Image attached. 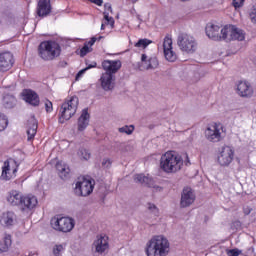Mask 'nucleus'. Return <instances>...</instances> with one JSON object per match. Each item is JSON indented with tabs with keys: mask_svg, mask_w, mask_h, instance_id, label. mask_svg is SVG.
<instances>
[{
	"mask_svg": "<svg viewBox=\"0 0 256 256\" xmlns=\"http://www.w3.org/2000/svg\"><path fill=\"white\" fill-rule=\"evenodd\" d=\"M121 61L120 60H104L102 62V69L105 70L104 73H110L111 75H115L121 69Z\"/></svg>",
	"mask_w": 256,
	"mask_h": 256,
	"instance_id": "aec40b11",
	"label": "nucleus"
},
{
	"mask_svg": "<svg viewBox=\"0 0 256 256\" xmlns=\"http://www.w3.org/2000/svg\"><path fill=\"white\" fill-rule=\"evenodd\" d=\"M0 225L4 229H13L19 225V218L13 211H5L0 214Z\"/></svg>",
	"mask_w": 256,
	"mask_h": 256,
	"instance_id": "9b49d317",
	"label": "nucleus"
},
{
	"mask_svg": "<svg viewBox=\"0 0 256 256\" xmlns=\"http://www.w3.org/2000/svg\"><path fill=\"white\" fill-rule=\"evenodd\" d=\"M134 181L136 183H140L141 185H146L147 187H151L152 189H154V191H163V188H161L158 185H155V181L149 175L145 176L143 174H137L134 177Z\"/></svg>",
	"mask_w": 256,
	"mask_h": 256,
	"instance_id": "a211bd4d",
	"label": "nucleus"
},
{
	"mask_svg": "<svg viewBox=\"0 0 256 256\" xmlns=\"http://www.w3.org/2000/svg\"><path fill=\"white\" fill-rule=\"evenodd\" d=\"M103 167H111V160L109 158H106L102 161Z\"/></svg>",
	"mask_w": 256,
	"mask_h": 256,
	"instance_id": "49530a36",
	"label": "nucleus"
},
{
	"mask_svg": "<svg viewBox=\"0 0 256 256\" xmlns=\"http://www.w3.org/2000/svg\"><path fill=\"white\" fill-rule=\"evenodd\" d=\"M162 47L165 59L170 63H175L177 61V53L173 51V39L171 36L164 37Z\"/></svg>",
	"mask_w": 256,
	"mask_h": 256,
	"instance_id": "f8f14e48",
	"label": "nucleus"
},
{
	"mask_svg": "<svg viewBox=\"0 0 256 256\" xmlns=\"http://www.w3.org/2000/svg\"><path fill=\"white\" fill-rule=\"evenodd\" d=\"M95 189V180L85 177H80L76 181L74 193L78 197H89Z\"/></svg>",
	"mask_w": 256,
	"mask_h": 256,
	"instance_id": "0eeeda50",
	"label": "nucleus"
},
{
	"mask_svg": "<svg viewBox=\"0 0 256 256\" xmlns=\"http://www.w3.org/2000/svg\"><path fill=\"white\" fill-rule=\"evenodd\" d=\"M232 4L235 9H241L245 5V0H233Z\"/></svg>",
	"mask_w": 256,
	"mask_h": 256,
	"instance_id": "c03bdc74",
	"label": "nucleus"
},
{
	"mask_svg": "<svg viewBox=\"0 0 256 256\" xmlns=\"http://www.w3.org/2000/svg\"><path fill=\"white\" fill-rule=\"evenodd\" d=\"M51 227L60 233H71L75 228V219L71 217H54L51 219Z\"/></svg>",
	"mask_w": 256,
	"mask_h": 256,
	"instance_id": "6e6552de",
	"label": "nucleus"
},
{
	"mask_svg": "<svg viewBox=\"0 0 256 256\" xmlns=\"http://www.w3.org/2000/svg\"><path fill=\"white\" fill-rule=\"evenodd\" d=\"M92 249H94L95 253H98V255H103V253L109 251V237L106 235L97 236L93 242Z\"/></svg>",
	"mask_w": 256,
	"mask_h": 256,
	"instance_id": "2eb2a0df",
	"label": "nucleus"
},
{
	"mask_svg": "<svg viewBox=\"0 0 256 256\" xmlns=\"http://www.w3.org/2000/svg\"><path fill=\"white\" fill-rule=\"evenodd\" d=\"M235 159V150L231 146H223L217 155V161L221 167H229Z\"/></svg>",
	"mask_w": 256,
	"mask_h": 256,
	"instance_id": "9d476101",
	"label": "nucleus"
},
{
	"mask_svg": "<svg viewBox=\"0 0 256 256\" xmlns=\"http://www.w3.org/2000/svg\"><path fill=\"white\" fill-rule=\"evenodd\" d=\"M38 52L44 61H53L61 55V46L55 41H44L39 45Z\"/></svg>",
	"mask_w": 256,
	"mask_h": 256,
	"instance_id": "7ed1b4c3",
	"label": "nucleus"
},
{
	"mask_svg": "<svg viewBox=\"0 0 256 256\" xmlns=\"http://www.w3.org/2000/svg\"><path fill=\"white\" fill-rule=\"evenodd\" d=\"M228 32L231 33L228 39H232V41H245V31L241 28L232 25V28L228 29Z\"/></svg>",
	"mask_w": 256,
	"mask_h": 256,
	"instance_id": "a878e982",
	"label": "nucleus"
},
{
	"mask_svg": "<svg viewBox=\"0 0 256 256\" xmlns=\"http://www.w3.org/2000/svg\"><path fill=\"white\" fill-rule=\"evenodd\" d=\"M241 253H243V251L240 250L239 248L226 250V255H228V256H239V255H241Z\"/></svg>",
	"mask_w": 256,
	"mask_h": 256,
	"instance_id": "79ce46f5",
	"label": "nucleus"
},
{
	"mask_svg": "<svg viewBox=\"0 0 256 256\" xmlns=\"http://www.w3.org/2000/svg\"><path fill=\"white\" fill-rule=\"evenodd\" d=\"M103 29H105V23H102L101 25V30L103 31Z\"/></svg>",
	"mask_w": 256,
	"mask_h": 256,
	"instance_id": "603ef678",
	"label": "nucleus"
},
{
	"mask_svg": "<svg viewBox=\"0 0 256 256\" xmlns=\"http://www.w3.org/2000/svg\"><path fill=\"white\" fill-rule=\"evenodd\" d=\"M144 251L146 256H167L171 253V243L167 237L156 235L146 243Z\"/></svg>",
	"mask_w": 256,
	"mask_h": 256,
	"instance_id": "f257e3e1",
	"label": "nucleus"
},
{
	"mask_svg": "<svg viewBox=\"0 0 256 256\" xmlns=\"http://www.w3.org/2000/svg\"><path fill=\"white\" fill-rule=\"evenodd\" d=\"M78 157H80L84 161H89V159H91V153L89 152V150L81 148L78 151Z\"/></svg>",
	"mask_w": 256,
	"mask_h": 256,
	"instance_id": "e433bc0d",
	"label": "nucleus"
},
{
	"mask_svg": "<svg viewBox=\"0 0 256 256\" xmlns=\"http://www.w3.org/2000/svg\"><path fill=\"white\" fill-rule=\"evenodd\" d=\"M193 203H195V192L190 187L184 188L180 200L181 207H189Z\"/></svg>",
	"mask_w": 256,
	"mask_h": 256,
	"instance_id": "6ab92c4d",
	"label": "nucleus"
},
{
	"mask_svg": "<svg viewBox=\"0 0 256 256\" xmlns=\"http://www.w3.org/2000/svg\"><path fill=\"white\" fill-rule=\"evenodd\" d=\"M160 169L164 173H177L183 169V158L175 151H167L161 156Z\"/></svg>",
	"mask_w": 256,
	"mask_h": 256,
	"instance_id": "f03ea898",
	"label": "nucleus"
},
{
	"mask_svg": "<svg viewBox=\"0 0 256 256\" xmlns=\"http://www.w3.org/2000/svg\"><path fill=\"white\" fill-rule=\"evenodd\" d=\"M109 13H113V9L111 8L110 3H106L104 5V19L107 25L113 27L115 25V20L113 19V17H109Z\"/></svg>",
	"mask_w": 256,
	"mask_h": 256,
	"instance_id": "c756f323",
	"label": "nucleus"
},
{
	"mask_svg": "<svg viewBox=\"0 0 256 256\" xmlns=\"http://www.w3.org/2000/svg\"><path fill=\"white\" fill-rule=\"evenodd\" d=\"M243 211H244L245 215H249L251 213L252 209H251V207L246 206V207H244Z\"/></svg>",
	"mask_w": 256,
	"mask_h": 256,
	"instance_id": "09e8293b",
	"label": "nucleus"
},
{
	"mask_svg": "<svg viewBox=\"0 0 256 256\" xmlns=\"http://www.w3.org/2000/svg\"><path fill=\"white\" fill-rule=\"evenodd\" d=\"M89 112L87 109L82 110L81 116L78 118V131H85L89 126Z\"/></svg>",
	"mask_w": 256,
	"mask_h": 256,
	"instance_id": "bb28decb",
	"label": "nucleus"
},
{
	"mask_svg": "<svg viewBox=\"0 0 256 256\" xmlns=\"http://www.w3.org/2000/svg\"><path fill=\"white\" fill-rule=\"evenodd\" d=\"M8 125L9 120H7V116H5L4 114H0V131H5Z\"/></svg>",
	"mask_w": 256,
	"mask_h": 256,
	"instance_id": "58836bf2",
	"label": "nucleus"
},
{
	"mask_svg": "<svg viewBox=\"0 0 256 256\" xmlns=\"http://www.w3.org/2000/svg\"><path fill=\"white\" fill-rule=\"evenodd\" d=\"M230 28H233V25H226L220 30V41H233V38H229L231 37V32H229Z\"/></svg>",
	"mask_w": 256,
	"mask_h": 256,
	"instance_id": "7c9ffc66",
	"label": "nucleus"
},
{
	"mask_svg": "<svg viewBox=\"0 0 256 256\" xmlns=\"http://www.w3.org/2000/svg\"><path fill=\"white\" fill-rule=\"evenodd\" d=\"M131 1H132V3H137L138 0H131Z\"/></svg>",
	"mask_w": 256,
	"mask_h": 256,
	"instance_id": "864d4df0",
	"label": "nucleus"
},
{
	"mask_svg": "<svg viewBox=\"0 0 256 256\" xmlns=\"http://www.w3.org/2000/svg\"><path fill=\"white\" fill-rule=\"evenodd\" d=\"M115 75L104 72L101 74L99 83L103 89V91H113L115 89V81H116Z\"/></svg>",
	"mask_w": 256,
	"mask_h": 256,
	"instance_id": "dca6fc26",
	"label": "nucleus"
},
{
	"mask_svg": "<svg viewBox=\"0 0 256 256\" xmlns=\"http://www.w3.org/2000/svg\"><path fill=\"white\" fill-rule=\"evenodd\" d=\"M23 197V193L19 192L18 190H11L10 192H8L6 200L9 203V205H12L13 207H21Z\"/></svg>",
	"mask_w": 256,
	"mask_h": 256,
	"instance_id": "412c9836",
	"label": "nucleus"
},
{
	"mask_svg": "<svg viewBox=\"0 0 256 256\" xmlns=\"http://www.w3.org/2000/svg\"><path fill=\"white\" fill-rule=\"evenodd\" d=\"M186 165H191V162L189 161V156H186V161H185Z\"/></svg>",
	"mask_w": 256,
	"mask_h": 256,
	"instance_id": "3c124183",
	"label": "nucleus"
},
{
	"mask_svg": "<svg viewBox=\"0 0 256 256\" xmlns=\"http://www.w3.org/2000/svg\"><path fill=\"white\" fill-rule=\"evenodd\" d=\"M16 102H17V100L15 99V96H13V95H6L3 98V105H4V107H6V109H11V108L15 107Z\"/></svg>",
	"mask_w": 256,
	"mask_h": 256,
	"instance_id": "473e14b6",
	"label": "nucleus"
},
{
	"mask_svg": "<svg viewBox=\"0 0 256 256\" xmlns=\"http://www.w3.org/2000/svg\"><path fill=\"white\" fill-rule=\"evenodd\" d=\"M37 120L35 118H31L28 121V129H27V135H28V141H31V139L35 138V135H37Z\"/></svg>",
	"mask_w": 256,
	"mask_h": 256,
	"instance_id": "c85d7f7f",
	"label": "nucleus"
},
{
	"mask_svg": "<svg viewBox=\"0 0 256 256\" xmlns=\"http://www.w3.org/2000/svg\"><path fill=\"white\" fill-rule=\"evenodd\" d=\"M236 93L239 97H253V86L247 80H239L236 83Z\"/></svg>",
	"mask_w": 256,
	"mask_h": 256,
	"instance_id": "f3484780",
	"label": "nucleus"
},
{
	"mask_svg": "<svg viewBox=\"0 0 256 256\" xmlns=\"http://www.w3.org/2000/svg\"><path fill=\"white\" fill-rule=\"evenodd\" d=\"M65 249H67V244H65V243L55 244L52 247V253L54 256H62L63 253H65Z\"/></svg>",
	"mask_w": 256,
	"mask_h": 256,
	"instance_id": "72a5a7b5",
	"label": "nucleus"
},
{
	"mask_svg": "<svg viewBox=\"0 0 256 256\" xmlns=\"http://www.w3.org/2000/svg\"><path fill=\"white\" fill-rule=\"evenodd\" d=\"M248 15H249V19H250L251 23L256 25V5L252 6L249 9Z\"/></svg>",
	"mask_w": 256,
	"mask_h": 256,
	"instance_id": "ea45409f",
	"label": "nucleus"
},
{
	"mask_svg": "<svg viewBox=\"0 0 256 256\" xmlns=\"http://www.w3.org/2000/svg\"><path fill=\"white\" fill-rule=\"evenodd\" d=\"M11 244L12 240L10 234H4L3 243H0V253H6V251H9Z\"/></svg>",
	"mask_w": 256,
	"mask_h": 256,
	"instance_id": "2f4dec72",
	"label": "nucleus"
},
{
	"mask_svg": "<svg viewBox=\"0 0 256 256\" xmlns=\"http://www.w3.org/2000/svg\"><path fill=\"white\" fill-rule=\"evenodd\" d=\"M90 3H94L95 5H98V7H101L103 5V0H88Z\"/></svg>",
	"mask_w": 256,
	"mask_h": 256,
	"instance_id": "de8ad7c7",
	"label": "nucleus"
},
{
	"mask_svg": "<svg viewBox=\"0 0 256 256\" xmlns=\"http://www.w3.org/2000/svg\"><path fill=\"white\" fill-rule=\"evenodd\" d=\"M39 205V200L33 194L24 195L22 198V204H20V209L23 213H31Z\"/></svg>",
	"mask_w": 256,
	"mask_h": 256,
	"instance_id": "ddd939ff",
	"label": "nucleus"
},
{
	"mask_svg": "<svg viewBox=\"0 0 256 256\" xmlns=\"http://www.w3.org/2000/svg\"><path fill=\"white\" fill-rule=\"evenodd\" d=\"M87 53H91V48L89 47V44H85L81 49H80V57H85Z\"/></svg>",
	"mask_w": 256,
	"mask_h": 256,
	"instance_id": "37998d69",
	"label": "nucleus"
},
{
	"mask_svg": "<svg viewBox=\"0 0 256 256\" xmlns=\"http://www.w3.org/2000/svg\"><path fill=\"white\" fill-rule=\"evenodd\" d=\"M151 43H153V41L147 38H144V39L138 40V42H136L134 46L137 47L138 49H147V47H149Z\"/></svg>",
	"mask_w": 256,
	"mask_h": 256,
	"instance_id": "f704fd0d",
	"label": "nucleus"
},
{
	"mask_svg": "<svg viewBox=\"0 0 256 256\" xmlns=\"http://www.w3.org/2000/svg\"><path fill=\"white\" fill-rule=\"evenodd\" d=\"M22 96L26 103L33 105V107H37L39 105V95L35 93L33 90H24L22 92Z\"/></svg>",
	"mask_w": 256,
	"mask_h": 256,
	"instance_id": "b1692460",
	"label": "nucleus"
},
{
	"mask_svg": "<svg viewBox=\"0 0 256 256\" xmlns=\"http://www.w3.org/2000/svg\"><path fill=\"white\" fill-rule=\"evenodd\" d=\"M204 136L210 143H219L225 139V128L221 123L210 124L206 128Z\"/></svg>",
	"mask_w": 256,
	"mask_h": 256,
	"instance_id": "423d86ee",
	"label": "nucleus"
},
{
	"mask_svg": "<svg viewBox=\"0 0 256 256\" xmlns=\"http://www.w3.org/2000/svg\"><path fill=\"white\" fill-rule=\"evenodd\" d=\"M147 209L150 213H153V215H159V208L153 203H148L147 204Z\"/></svg>",
	"mask_w": 256,
	"mask_h": 256,
	"instance_id": "a19ab883",
	"label": "nucleus"
},
{
	"mask_svg": "<svg viewBox=\"0 0 256 256\" xmlns=\"http://www.w3.org/2000/svg\"><path fill=\"white\" fill-rule=\"evenodd\" d=\"M56 169L58 171L60 179H69V173H71V170L65 162H58L56 164Z\"/></svg>",
	"mask_w": 256,
	"mask_h": 256,
	"instance_id": "cd10ccee",
	"label": "nucleus"
},
{
	"mask_svg": "<svg viewBox=\"0 0 256 256\" xmlns=\"http://www.w3.org/2000/svg\"><path fill=\"white\" fill-rule=\"evenodd\" d=\"M13 67V54L9 52L0 53V71H9Z\"/></svg>",
	"mask_w": 256,
	"mask_h": 256,
	"instance_id": "4be33fe9",
	"label": "nucleus"
},
{
	"mask_svg": "<svg viewBox=\"0 0 256 256\" xmlns=\"http://www.w3.org/2000/svg\"><path fill=\"white\" fill-rule=\"evenodd\" d=\"M177 45L180 51L186 53V55H193L199 50V42L191 34L182 33L178 35Z\"/></svg>",
	"mask_w": 256,
	"mask_h": 256,
	"instance_id": "20e7f679",
	"label": "nucleus"
},
{
	"mask_svg": "<svg viewBox=\"0 0 256 256\" xmlns=\"http://www.w3.org/2000/svg\"><path fill=\"white\" fill-rule=\"evenodd\" d=\"M119 133H125L126 135H131L133 131H135V126L129 125V126H123L118 129Z\"/></svg>",
	"mask_w": 256,
	"mask_h": 256,
	"instance_id": "4c0bfd02",
	"label": "nucleus"
},
{
	"mask_svg": "<svg viewBox=\"0 0 256 256\" xmlns=\"http://www.w3.org/2000/svg\"><path fill=\"white\" fill-rule=\"evenodd\" d=\"M45 109L47 113H52L53 112V102L46 100L45 101Z\"/></svg>",
	"mask_w": 256,
	"mask_h": 256,
	"instance_id": "a18cd8bd",
	"label": "nucleus"
},
{
	"mask_svg": "<svg viewBox=\"0 0 256 256\" xmlns=\"http://www.w3.org/2000/svg\"><path fill=\"white\" fill-rule=\"evenodd\" d=\"M95 41H97V38H92L91 41L88 42V47L91 49V47H93V45H95Z\"/></svg>",
	"mask_w": 256,
	"mask_h": 256,
	"instance_id": "8fccbe9b",
	"label": "nucleus"
},
{
	"mask_svg": "<svg viewBox=\"0 0 256 256\" xmlns=\"http://www.w3.org/2000/svg\"><path fill=\"white\" fill-rule=\"evenodd\" d=\"M206 35L213 41H221V27L217 24H207Z\"/></svg>",
	"mask_w": 256,
	"mask_h": 256,
	"instance_id": "5701e85b",
	"label": "nucleus"
},
{
	"mask_svg": "<svg viewBox=\"0 0 256 256\" xmlns=\"http://www.w3.org/2000/svg\"><path fill=\"white\" fill-rule=\"evenodd\" d=\"M95 67H97V62H92L86 68L80 70L76 75V81H79V79H81L89 69H95Z\"/></svg>",
	"mask_w": 256,
	"mask_h": 256,
	"instance_id": "c9c22d12",
	"label": "nucleus"
},
{
	"mask_svg": "<svg viewBox=\"0 0 256 256\" xmlns=\"http://www.w3.org/2000/svg\"><path fill=\"white\" fill-rule=\"evenodd\" d=\"M79 107V98L77 96H72L65 100L60 108L59 123H65L69 121L73 115L77 113V108Z\"/></svg>",
	"mask_w": 256,
	"mask_h": 256,
	"instance_id": "39448f33",
	"label": "nucleus"
},
{
	"mask_svg": "<svg viewBox=\"0 0 256 256\" xmlns=\"http://www.w3.org/2000/svg\"><path fill=\"white\" fill-rule=\"evenodd\" d=\"M159 67V59L157 56H147V54H142L141 56V66L142 71H153Z\"/></svg>",
	"mask_w": 256,
	"mask_h": 256,
	"instance_id": "4468645a",
	"label": "nucleus"
},
{
	"mask_svg": "<svg viewBox=\"0 0 256 256\" xmlns=\"http://www.w3.org/2000/svg\"><path fill=\"white\" fill-rule=\"evenodd\" d=\"M19 171V164L13 159L6 160L2 165V172L0 175L1 181H11L17 177Z\"/></svg>",
	"mask_w": 256,
	"mask_h": 256,
	"instance_id": "1a4fd4ad",
	"label": "nucleus"
},
{
	"mask_svg": "<svg viewBox=\"0 0 256 256\" xmlns=\"http://www.w3.org/2000/svg\"><path fill=\"white\" fill-rule=\"evenodd\" d=\"M37 13L39 17H47L51 13V0H39Z\"/></svg>",
	"mask_w": 256,
	"mask_h": 256,
	"instance_id": "393cba45",
	"label": "nucleus"
}]
</instances>
